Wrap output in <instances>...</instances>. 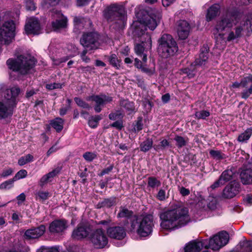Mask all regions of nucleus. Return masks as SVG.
Instances as JSON below:
<instances>
[{
  "label": "nucleus",
  "instance_id": "f257e3e1",
  "mask_svg": "<svg viewBox=\"0 0 252 252\" xmlns=\"http://www.w3.org/2000/svg\"><path fill=\"white\" fill-rule=\"evenodd\" d=\"M161 18L158 13L156 14L153 12H146L140 20L139 22H136L133 25V33L138 36H143L141 44H137L135 46L134 50L136 54L142 57L143 63L147 62V54L146 52L152 48V39L151 35L145 33L146 27L153 31L158 26Z\"/></svg>",
  "mask_w": 252,
  "mask_h": 252
},
{
  "label": "nucleus",
  "instance_id": "f03ea898",
  "mask_svg": "<svg viewBox=\"0 0 252 252\" xmlns=\"http://www.w3.org/2000/svg\"><path fill=\"white\" fill-rule=\"evenodd\" d=\"M161 227L170 230L181 228L190 220L189 209L180 204H173L159 214Z\"/></svg>",
  "mask_w": 252,
  "mask_h": 252
},
{
  "label": "nucleus",
  "instance_id": "7ed1b4c3",
  "mask_svg": "<svg viewBox=\"0 0 252 252\" xmlns=\"http://www.w3.org/2000/svg\"><path fill=\"white\" fill-rule=\"evenodd\" d=\"M158 52L163 58L174 56L178 50L177 44L172 36L168 34H163L158 40Z\"/></svg>",
  "mask_w": 252,
  "mask_h": 252
},
{
  "label": "nucleus",
  "instance_id": "20e7f679",
  "mask_svg": "<svg viewBox=\"0 0 252 252\" xmlns=\"http://www.w3.org/2000/svg\"><path fill=\"white\" fill-rule=\"evenodd\" d=\"M153 218L152 215L137 217L134 216L132 219L131 227L133 229H136L138 235L146 237L150 235L153 230Z\"/></svg>",
  "mask_w": 252,
  "mask_h": 252
},
{
  "label": "nucleus",
  "instance_id": "39448f33",
  "mask_svg": "<svg viewBox=\"0 0 252 252\" xmlns=\"http://www.w3.org/2000/svg\"><path fill=\"white\" fill-rule=\"evenodd\" d=\"M7 64L10 69L21 74H26L35 64L33 59L29 56L20 55L15 60L8 59Z\"/></svg>",
  "mask_w": 252,
  "mask_h": 252
},
{
  "label": "nucleus",
  "instance_id": "423d86ee",
  "mask_svg": "<svg viewBox=\"0 0 252 252\" xmlns=\"http://www.w3.org/2000/svg\"><path fill=\"white\" fill-rule=\"evenodd\" d=\"M241 19V16L240 14L233 12H227L217 22L214 33H219L220 35L223 36V32L228 31L234 25H236Z\"/></svg>",
  "mask_w": 252,
  "mask_h": 252
},
{
  "label": "nucleus",
  "instance_id": "0eeeda50",
  "mask_svg": "<svg viewBox=\"0 0 252 252\" xmlns=\"http://www.w3.org/2000/svg\"><path fill=\"white\" fill-rule=\"evenodd\" d=\"M122 11V6L113 4L105 8L103 11V16L108 22H113L118 25L119 28H122L125 23V17Z\"/></svg>",
  "mask_w": 252,
  "mask_h": 252
},
{
  "label": "nucleus",
  "instance_id": "6e6552de",
  "mask_svg": "<svg viewBox=\"0 0 252 252\" xmlns=\"http://www.w3.org/2000/svg\"><path fill=\"white\" fill-rule=\"evenodd\" d=\"M249 32L252 31V13L248 14L243 21L241 22L240 25L235 28L234 31H230L227 35V41H231L240 37L244 31Z\"/></svg>",
  "mask_w": 252,
  "mask_h": 252
},
{
  "label": "nucleus",
  "instance_id": "1a4fd4ad",
  "mask_svg": "<svg viewBox=\"0 0 252 252\" xmlns=\"http://www.w3.org/2000/svg\"><path fill=\"white\" fill-rule=\"evenodd\" d=\"M15 26L12 21L0 25V43L8 45L12 42L15 36Z\"/></svg>",
  "mask_w": 252,
  "mask_h": 252
},
{
  "label": "nucleus",
  "instance_id": "9d476101",
  "mask_svg": "<svg viewBox=\"0 0 252 252\" xmlns=\"http://www.w3.org/2000/svg\"><path fill=\"white\" fill-rule=\"evenodd\" d=\"M229 238V234L226 231L220 232L210 239L208 248L218 251L227 244Z\"/></svg>",
  "mask_w": 252,
  "mask_h": 252
},
{
  "label": "nucleus",
  "instance_id": "9b49d317",
  "mask_svg": "<svg viewBox=\"0 0 252 252\" xmlns=\"http://www.w3.org/2000/svg\"><path fill=\"white\" fill-rule=\"evenodd\" d=\"M90 240L93 246L96 249L104 248L108 242L105 231L101 228L96 229L92 232Z\"/></svg>",
  "mask_w": 252,
  "mask_h": 252
},
{
  "label": "nucleus",
  "instance_id": "f8f14e48",
  "mask_svg": "<svg viewBox=\"0 0 252 252\" xmlns=\"http://www.w3.org/2000/svg\"><path fill=\"white\" fill-rule=\"evenodd\" d=\"M98 35L96 32L85 33L80 39V43L89 50H94L98 48Z\"/></svg>",
  "mask_w": 252,
  "mask_h": 252
},
{
  "label": "nucleus",
  "instance_id": "ddd939ff",
  "mask_svg": "<svg viewBox=\"0 0 252 252\" xmlns=\"http://www.w3.org/2000/svg\"><path fill=\"white\" fill-rule=\"evenodd\" d=\"M112 97L104 94L94 95L89 97L88 100H91L95 102L94 110L95 112L99 113L102 110V107L112 101Z\"/></svg>",
  "mask_w": 252,
  "mask_h": 252
},
{
  "label": "nucleus",
  "instance_id": "4468645a",
  "mask_svg": "<svg viewBox=\"0 0 252 252\" xmlns=\"http://www.w3.org/2000/svg\"><path fill=\"white\" fill-rule=\"evenodd\" d=\"M41 27L38 19L31 17L27 19L25 31L27 34H38L40 33Z\"/></svg>",
  "mask_w": 252,
  "mask_h": 252
},
{
  "label": "nucleus",
  "instance_id": "2eb2a0df",
  "mask_svg": "<svg viewBox=\"0 0 252 252\" xmlns=\"http://www.w3.org/2000/svg\"><path fill=\"white\" fill-rule=\"evenodd\" d=\"M68 227V222L64 219H57L49 225V230L53 234H62Z\"/></svg>",
  "mask_w": 252,
  "mask_h": 252
},
{
  "label": "nucleus",
  "instance_id": "dca6fc26",
  "mask_svg": "<svg viewBox=\"0 0 252 252\" xmlns=\"http://www.w3.org/2000/svg\"><path fill=\"white\" fill-rule=\"evenodd\" d=\"M207 240H194L188 243L184 248V252H199L203 248H208Z\"/></svg>",
  "mask_w": 252,
  "mask_h": 252
},
{
  "label": "nucleus",
  "instance_id": "f3484780",
  "mask_svg": "<svg viewBox=\"0 0 252 252\" xmlns=\"http://www.w3.org/2000/svg\"><path fill=\"white\" fill-rule=\"evenodd\" d=\"M240 186L235 180L230 182L223 189L222 196L225 198H233L239 193Z\"/></svg>",
  "mask_w": 252,
  "mask_h": 252
},
{
  "label": "nucleus",
  "instance_id": "a211bd4d",
  "mask_svg": "<svg viewBox=\"0 0 252 252\" xmlns=\"http://www.w3.org/2000/svg\"><path fill=\"white\" fill-rule=\"evenodd\" d=\"M190 27L188 22L185 20H180L176 24V32L181 40L186 39L189 36Z\"/></svg>",
  "mask_w": 252,
  "mask_h": 252
},
{
  "label": "nucleus",
  "instance_id": "6ab92c4d",
  "mask_svg": "<svg viewBox=\"0 0 252 252\" xmlns=\"http://www.w3.org/2000/svg\"><path fill=\"white\" fill-rule=\"evenodd\" d=\"M235 172L232 169H227L224 171L220 176L219 179L216 181L211 188L215 189L223 185L225 183L234 178Z\"/></svg>",
  "mask_w": 252,
  "mask_h": 252
},
{
  "label": "nucleus",
  "instance_id": "aec40b11",
  "mask_svg": "<svg viewBox=\"0 0 252 252\" xmlns=\"http://www.w3.org/2000/svg\"><path fill=\"white\" fill-rule=\"evenodd\" d=\"M20 93V89L17 87L6 90L4 92V98L7 100L6 104L13 107L16 104V97Z\"/></svg>",
  "mask_w": 252,
  "mask_h": 252
},
{
  "label": "nucleus",
  "instance_id": "412c9836",
  "mask_svg": "<svg viewBox=\"0 0 252 252\" xmlns=\"http://www.w3.org/2000/svg\"><path fill=\"white\" fill-rule=\"evenodd\" d=\"M107 233L110 238L118 240L123 239L126 235L125 228L119 226L109 227Z\"/></svg>",
  "mask_w": 252,
  "mask_h": 252
},
{
  "label": "nucleus",
  "instance_id": "4be33fe9",
  "mask_svg": "<svg viewBox=\"0 0 252 252\" xmlns=\"http://www.w3.org/2000/svg\"><path fill=\"white\" fill-rule=\"evenodd\" d=\"M45 231V226L41 225L37 227L27 230L25 232L24 236L25 238L28 240L37 239L44 233Z\"/></svg>",
  "mask_w": 252,
  "mask_h": 252
},
{
  "label": "nucleus",
  "instance_id": "5701e85b",
  "mask_svg": "<svg viewBox=\"0 0 252 252\" xmlns=\"http://www.w3.org/2000/svg\"><path fill=\"white\" fill-rule=\"evenodd\" d=\"M90 228L89 227L80 224L73 230L72 237L75 239H81L87 237L90 233Z\"/></svg>",
  "mask_w": 252,
  "mask_h": 252
},
{
  "label": "nucleus",
  "instance_id": "b1692460",
  "mask_svg": "<svg viewBox=\"0 0 252 252\" xmlns=\"http://www.w3.org/2000/svg\"><path fill=\"white\" fill-rule=\"evenodd\" d=\"M220 6L218 4H214L210 7L206 15V20L207 21H211L216 16L220 14Z\"/></svg>",
  "mask_w": 252,
  "mask_h": 252
},
{
  "label": "nucleus",
  "instance_id": "393cba45",
  "mask_svg": "<svg viewBox=\"0 0 252 252\" xmlns=\"http://www.w3.org/2000/svg\"><path fill=\"white\" fill-rule=\"evenodd\" d=\"M240 178L243 184H252V169H247L242 171L240 174Z\"/></svg>",
  "mask_w": 252,
  "mask_h": 252
},
{
  "label": "nucleus",
  "instance_id": "a878e982",
  "mask_svg": "<svg viewBox=\"0 0 252 252\" xmlns=\"http://www.w3.org/2000/svg\"><path fill=\"white\" fill-rule=\"evenodd\" d=\"M120 105L122 108L125 109L128 114H130L135 111V108L134 103L128 100H121L120 101Z\"/></svg>",
  "mask_w": 252,
  "mask_h": 252
},
{
  "label": "nucleus",
  "instance_id": "bb28decb",
  "mask_svg": "<svg viewBox=\"0 0 252 252\" xmlns=\"http://www.w3.org/2000/svg\"><path fill=\"white\" fill-rule=\"evenodd\" d=\"M13 107L8 104H4L0 102V118L7 117L12 114Z\"/></svg>",
  "mask_w": 252,
  "mask_h": 252
},
{
  "label": "nucleus",
  "instance_id": "cd10ccee",
  "mask_svg": "<svg viewBox=\"0 0 252 252\" xmlns=\"http://www.w3.org/2000/svg\"><path fill=\"white\" fill-rule=\"evenodd\" d=\"M50 124L57 132H60L63 129L64 120L61 118H57L51 121Z\"/></svg>",
  "mask_w": 252,
  "mask_h": 252
},
{
  "label": "nucleus",
  "instance_id": "c85d7f7f",
  "mask_svg": "<svg viewBox=\"0 0 252 252\" xmlns=\"http://www.w3.org/2000/svg\"><path fill=\"white\" fill-rule=\"evenodd\" d=\"M208 54L209 53L207 51L201 52L199 57L195 60L194 65L197 66L204 65L207 62Z\"/></svg>",
  "mask_w": 252,
  "mask_h": 252
},
{
  "label": "nucleus",
  "instance_id": "c756f323",
  "mask_svg": "<svg viewBox=\"0 0 252 252\" xmlns=\"http://www.w3.org/2000/svg\"><path fill=\"white\" fill-rule=\"evenodd\" d=\"M67 25V19L63 17L61 20H56L52 23L53 28L54 31H57L64 28Z\"/></svg>",
  "mask_w": 252,
  "mask_h": 252
},
{
  "label": "nucleus",
  "instance_id": "7c9ffc66",
  "mask_svg": "<svg viewBox=\"0 0 252 252\" xmlns=\"http://www.w3.org/2000/svg\"><path fill=\"white\" fill-rule=\"evenodd\" d=\"M115 199L108 198L104 199L102 201L99 202L96 205L97 208H101L102 207H110L115 204Z\"/></svg>",
  "mask_w": 252,
  "mask_h": 252
},
{
  "label": "nucleus",
  "instance_id": "2f4dec72",
  "mask_svg": "<svg viewBox=\"0 0 252 252\" xmlns=\"http://www.w3.org/2000/svg\"><path fill=\"white\" fill-rule=\"evenodd\" d=\"M153 142L152 139L147 138L142 142L140 145L141 151L146 152L148 151L153 146Z\"/></svg>",
  "mask_w": 252,
  "mask_h": 252
},
{
  "label": "nucleus",
  "instance_id": "473e14b6",
  "mask_svg": "<svg viewBox=\"0 0 252 252\" xmlns=\"http://www.w3.org/2000/svg\"><path fill=\"white\" fill-rule=\"evenodd\" d=\"M133 212L127 208L124 207H120V212L118 214V218L128 219L132 216Z\"/></svg>",
  "mask_w": 252,
  "mask_h": 252
},
{
  "label": "nucleus",
  "instance_id": "72a5a7b5",
  "mask_svg": "<svg viewBox=\"0 0 252 252\" xmlns=\"http://www.w3.org/2000/svg\"><path fill=\"white\" fill-rule=\"evenodd\" d=\"M197 66L194 65V63L192 64L189 68H185L182 70L184 74H186L189 78L194 77L195 74V69Z\"/></svg>",
  "mask_w": 252,
  "mask_h": 252
},
{
  "label": "nucleus",
  "instance_id": "f704fd0d",
  "mask_svg": "<svg viewBox=\"0 0 252 252\" xmlns=\"http://www.w3.org/2000/svg\"><path fill=\"white\" fill-rule=\"evenodd\" d=\"M252 134V129L248 128L244 132L241 133L238 137V140L240 142H244L248 140Z\"/></svg>",
  "mask_w": 252,
  "mask_h": 252
},
{
  "label": "nucleus",
  "instance_id": "c9c22d12",
  "mask_svg": "<svg viewBox=\"0 0 252 252\" xmlns=\"http://www.w3.org/2000/svg\"><path fill=\"white\" fill-rule=\"evenodd\" d=\"M102 119L101 115H95L93 116L89 119L88 121L89 126L92 128H95L97 127L98 122Z\"/></svg>",
  "mask_w": 252,
  "mask_h": 252
},
{
  "label": "nucleus",
  "instance_id": "e433bc0d",
  "mask_svg": "<svg viewBox=\"0 0 252 252\" xmlns=\"http://www.w3.org/2000/svg\"><path fill=\"white\" fill-rule=\"evenodd\" d=\"M33 157L31 154H28L25 156L19 158L18 163L19 165L22 166L29 162L32 161Z\"/></svg>",
  "mask_w": 252,
  "mask_h": 252
},
{
  "label": "nucleus",
  "instance_id": "4c0bfd02",
  "mask_svg": "<svg viewBox=\"0 0 252 252\" xmlns=\"http://www.w3.org/2000/svg\"><path fill=\"white\" fill-rule=\"evenodd\" d=\"M161 182L155 177H150L148 178V185L152 188H155L160 186Z\"/></svg>",
  "mask_w": 252,
  "mask_h": 252
},
{
  "label": "nucleus",
  "instance_id": "58836bf2",
  "mask_svg": "<svg viewBox=\"0 0 252 252\" xmlns=\"http://www.w3.org/2000/svg\"><path fill=\"white\" fill-rule=\"evenodd\" d=\"M188 138H185L182 136L177 135L174 138V140L176 142V145L178 148H182L186 145Z\"/></svg>",
  "mask_w": 252,
  "mask_h": 252
},
{
  "label": "nucleus",
  "instance_id": "ea45409f",
  "mask_svg": "<svg viewBox=\"0 0 252 252\" xmlns=\"http://www.w3.org/2000/svg\"><path fill=\"white\" fill-rule=\"evenodd\" d=\"M169 145V142L166 139H163L161 141L159 144L154 145L153 148L156 151H159L164 149L165 148Z\"/></svg>",
  "mask_w": 252,
  "mask_h": 252
},
{
  "label": "nucleus",
  "instance_id": "a19ab883",
  "mask_svg": "<svg viewBox=\"0 0 252 252\" xmlns=\"http://www.w3.org/2000/svg\"><path fill=\"white\" fill-rule=\"evenodd\" d=\"M109 61L110 63L115 67L119 68L120 67V62L115 54H112L109 57Z\"/></svg>",
  "mask_w": 252,
  "mask_h": 252
},
{
  "label": "nucleus",
  "instance_id": "79ce46f5",
  "mask_svg": "<svg viewBox=\"0 0 252 252\" xmlns=\"http://www.w3.org/2000/svg\"><path fill=\"white\" fill-rule=\"evenodd\" d=\"M15 181L14 180V179L12 178L11 179L6 181L0 185V189H10L13 186V183Z\"/></svg>",
  "mask_w": 252,
  "mask_h": 252
},
{
  "label": "nucleus",
  "instance_id": "37998d69",
  "mask_svg": "<svg viewBox=\"0 0 252 252\" xmlns=\"http://www.w3.org/2000/svg\"><path fill=\"white\" fill-rule=\"evenodd\" d=\"M50 196V193L47 191H39L36 194V198L43 201L47 200Z\"/></svg>",
  "mask_w": 252,
  "mask_h": 252
},
{
  "label": "nucleus",
  "instance_id": "c03bdc74",
  "mask_svg": "<svg viewBox=\"0 0 252 252\" xmlns=\"http://www.w3.org/2000/svg\"><path fill=\"white\" fill-rule=\"evenodd\" d=\"M210 115V112L206 110L197 111L195 113V116L198 119H205L209 117Z\"/></svg>",
  "mask_w": 252,
  "mask_h": 252
},
{
  "label": "nucleus",
  "instance_id": "a18cd8bd",
  "mask_svg": "<svg viewBox=\"0 0 252 252\" xmlns=\"http://www.w3.org/2000/svg\"><path fill=\"white\" fill-rule=\"evenodd\" d=\"M210 154L213 158L216 159H221L225 158L224 155L219 151L211 150Z\"/></svg>",
  "mask_w": 252,
  "mask_h": 252
},
{
  "label": "nucleus",
  "instance_id": "49530a36",
  "mask_svg": "<svg viewBox=\"0 0 252 252\" xmlns=\"http://www.w3.org/2000/svg\"><path fill=\"white\" fill-rule=\"evenodd\" d=\"M241 86L243 88L247 87L249 84L252 83V75H249L248 76L243 78L241 81Z\"/></svg>",
  "mask_w": 252,
  "mask_h": 252
},
{
  "label": "nucleus",
  "instance_id": "de8ad7c7",
  "mask_svg": "<svg viewBox=\"0 0 252 252\" xmlns=\"http://www.w3.org/2000/svg\"><path fill=\"white\" fill-rule=\"evenodd\" d=\"M83 157L86 161L91 162L96 158V154L94 153L87 152L83 154Z\"/></svg>",
  "mask_w": 252,
  "mask_h": 252
},
{
  "label": "nucleus",
  "instance_id": "09e8293b",
  "mask_svg": "<svg viewBox=\"0 0 252 252\" xmlns=\"http://www.w3.org/2000/svg\"><path fill=\"white\" fill-rule=\"evenodd\" d=\"M74 100L77 104L80 107L87 109H89L90 108V106L88 103H86L79 97H75Z\"/></svg>",
  "mask_w": 252,
  "mask_h": 252
},
{
  "label": "nucleus",
  "instance_id": "8fccbe9b",
  "mask_svg": "<svg viewBox=\"0 0 252 252\" xmlns=\"http://www.w3.org/2000/svg\"><path fill=\"white\" fill-rule=\"evenodd\" d=\"M27 175V172L26 170L22 169L19 171L13 178L15 181L17 180L24 178Z\"/></svg>",
  "mask_w": 252,
  "mask_h": 252
},
{
  "label": "nucleus",
  "instance_id": "3c124183",
  "mask_svg": "<svg viewBox=\"0 0 252 252\" xmlns=\"http://www.w3.org/2000/svg\"><path fill=\"white\" fill-rule=\"evenodd\" d=\"M52 178H53L51 176L49 175V173L44 175L40 180V185L43 186L48 182H50Z\"/></svg>",
  "mask_w": 252,
  "mask_h": 252
},
{
  "label": "nucleus",
  "instance_id": "603ef678",
  "mask_svg": "<svg viewBox=\"0 0 252 252\" xmlns=\"http://www.w3.org/2000/svg\"><path fill=\"white\" fill-rule=\"evenodd\" d=\"M52 178H53L51 176L49 175V173L44 175L40 180V185L43 186L48 182H50Z\"/></svg>",
  "mask_w": 252,
  "mask_h": 252
},
{
  "label": "nucleus",
  "instance_id": "864d4df0",
  "mask_svg": "<svg viewBox=\"0 0 252 252\" xmlns=\"http://www.w3.org/2000/svg\"><path fill=\"white\" fill-rule=\"evenodd\" d=\"M52 178H53L51 176L49 175V173L44 175L40 180V185L43 186L48 182H50Z\"/></svg>",
  "mask_w": 252,
  "mask_h": 252
},
{
  "label": "nucleus",
  "instance_id": "5fc2aeb1",
  "mask_svg": "<svg viewBox=\"0 0 252 252\" xmlns=\"http://www.w3.org/2000/svg\"><path fill=\"white\" fill-rule=\"evenodd\" d=\"M143 128V123L142 118H138L133 129L135 132H138Z\"/></svg>",
  "mask_w": 252,
  "mask_h": 252
},
{
  "label": "nucleus",
  "instance_id": "6e6d98bb",
  "mask_svg": "<svg viewBox=\"0 0 252 252\" xmlns=\"http://www.w3.org/2000/svg\"><path fill=\"white\" fill-rule=\"evenodd\" d=\"M63 84L61 83H53L49 84H47L46 88L47 89L52 90L56 89L62 88Z\"/></svg>",
  "mask_w": 252,
  "mask_h": 252
},
{
  "label": "nucleus",
  "instance_id": "4d7b16f0",
  "mask_svg": "<svg viewBox=\"0 0 252 252\" xmlns=\"http://www.w3.org/2000/svg\"><path fill=\"white\" fill-rule=\"evenodd\" d=\"M157 198L160 201H163L167 198L166 196L165 190L163 189H160L157 195Z\"/></svg>",
  "mask_w": 252,
  "mask_h": 252
},
{
  "label": "nucleus",
  "instance_id": "13d9d810",
  "mask_svg": "<svg viewBox=\"0 0 252 252\" xmlns=\"http://www.w3.org/2000/svg\"><path fill=\"white\" fill-rule=\"evenodd\" d=\"M251 94H252V83L251 84L249 89L244 90L241 93V96L243 98L247 99Z\"/></svg>",
  "mask_w": 252,
  "mask_h": 252
},
{
  "label": "nucleus",
  "instance_id": "bf43d9fd",
  "mask_svg": "<svg viewBox=\"0 0 252 252\" xmlns=\"http://www.w3.org/2000/svg\"><path fill=\"white\" fill-rule=\"evenodd\" d=\"M13 170L11 168L5 169L2 171L0 176L1 177H3V178L7 177L8 176H10V175H11L13 173Z\"/></svg>",
  "mask_w": 252,
  "mask_h": 252
},
{
  "label": "nucleus",
  "instance_id": "052dcab7",
  "mask_svg": "<svg viewBox=\"0 0 252 252\" xmlns=\"http://www.w3.org/2000/svg\"><path fill=\"white\" fill-rule=\"evenodd\" d=\"M61 0H44V4L47 7L50 6H55L59 3Z\"/></svg>",
  "mask_w": 252,
  "mask_h": 252
},
{
  "label": "nucleus",
  "instance_id": "680f3d73",
  "mask_svg": "<svg viewBox=\"0 0 252 252\" xmlns=\"http://www.w3.org/2000/svg\"><path fill=\"white\" fill-rule=\"evenodd\" d=\"M26 8L29 10H34L35 9V5L34 3L31 0H29L26 2Z\"/></svg>",
  "mask_w": 252,
  "mask_h": 252
},
{
  "label": "nucleus",
  "instance_id": "e2e57ef3",
  "mask_svg": "<svg viewBox=\"0 0 252 252\" xmlns=\"http://www.w3.org/2000/svg\"><path fill=\"white\" fill-rule=\"evenodd\" d=\"M111 126L116 127L118 129H121L123 127V122L121 121H117L114 122L111 125Z\"/></svg>",
  "mask_w": 252,
  "mask_h": 252
},
{
  "label": "nucleus",
  "instance_id": "0e129e2a",
  "mask_svg": "<svg viewBox=\"0 0 252 252\" xmlns=\"http://www.w3.org/2000/svg\"><path fill=\"white\" fill-rule=\"evenodd\" d=\"M62 169L61 166H58L54 170H53L51 172H50L49 173V176H51L53 178L55 177L58 174L60 173Z\"/></svg>",
  "mask_w": 252,
  "mask_h": 252
},
{
  "label": "nucleus",
  "instance_id": "69168bd1",
  "mask_svg": "<svg viewBox=\"0 0 252 252\" xmlns=\"http://www.w3.org/2000/svg\"><path fill=\"white\" fill-rule=\"evenodd\" d=\"M141 69L144 72H145L148 75L153 74L155 72V69L154 68H148L147 67L142 66Z\"/></svg>",
  "mask_w": 252,
  "mask_h": 252
},
{
  "label": "nucleus",
  "instance_id": "338daca9",
  "mask_svg": "<svg viewBox=\"0 0 252 252\" xmlns=\"http://www.w3.org/2000/svg\"><path fill=\"white\" fill-rule=\"evenodd\" d=\"M121 116V114L118 112L116 113H112L109 115V118L111 120H116Z\"/></svg>",
  "mask_w": 252,
  "mask_h": 252
},
{
  "label": "nucleus",
  "instance_id": "774afa93",
  "mask_svg": "<svg viewBox=\"0 0 252 252\" xmlns=\"http://www.w3.org/2000/svg\"><path fill=\"white\" fill-rule=\"evenodd\" d=\"M113 166L111 165L109 167L103 169L98 175L100 176H102L105 174H108L113 169Z\"/></svg>",
  "mask_w": 252,
  "mask_h": 252
}]
</instances>
